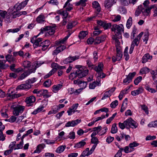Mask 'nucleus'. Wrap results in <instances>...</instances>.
I'll use <instances>...</instances> for the list:
<instances>
[{
    "label": "nucleus",
    "instance_id": "603ef678",
    "mask_svg": "<svg viewBox=\"0 0 157 157\" xmlns=\"http://www.w3.org/2000/svg\"><path fill=\"white\" fill-rule=\"evenodd\" d=\"M88 33L86 31H82L79 33L78 36L80 39H83L85 37L87 34Z\"/></svg>",
    "mask_w": 157,
    "mask_h": 157
},
{
    "label": "nucleus",
    "instance_id": "c9c22d12",
    "mask_svg": "<svg viewBox=\"0 0 157 157\" xmlns=\"http://www.w3.org/2000/svg\"><path fill=\"white\" fill-rule=\"evenodd\" d=\"M88 0H80L79 2L75 3V5L76 6H81L82 7H84L86 6V2Z\"/></svg>",
    "mask_w": 157,
    "mask_h": 157
},
{
    "label": "nucleus",
    "instance_id": "2eb2a0df",
    "mask_svg": "<svg viewBox=\"0 0 157 157\" xmlns=\"http://www.w3.org/2000/svg\"><path fill=\"white\" fill-rule=\"evenodd\" d=\"M79 58V56H70L64 59L63 61V62L65 64H68L78 59Z\"/></svg>",
    "mask_w": 157,
    "mask_h": 157
},
{
    "label": "nucleus",
    "instance_id": "052dcab7",
    "mask_svg": "<svg viewBox=\"0 0 157 157\" xmlns=\"http://www.w3.org/2000/svg\"><path fill=\"white\" fill-rule=\"evenodd\" d=\"M149 9L147 7H146L145 9H144V10H142V12L144 15L147 16H148L150 12Z\"/></svg>",
    "mask_w": 157,
    "mask_h": 157
},
{
    "label": "nucleus",
    "instance_id": "37998d69",
    "mask_svg": "<svg viewBox=\"0 0 157 157\" xmlns=\"http://www.w3.org/2000/svg\"><path fill=\"white\" fill-rule=\"evenodd\" d=\"M40 94H42L44 97L46 98H49L50 96L47 90H41Z\"/></svg>",
    "mask_w": 157,
    "mask_h": 157
},
{
    "label": "nucleus",
    "instance_id": "9b49d317",
    "mask_svg": "<svg viewBox=\"0 0 157 157\" xmlns=\"http://www.w3.org/2000/svg\"><path fill=\"white\" fill-rule=\"evenodd\" d=\"M36 68L33 67L32 69H29V71H25L19 77L18 79L19 80H22L27 77L28 75L32 73H34L36 71Z\"/></svg>",
    "mask_w": 157,
    "mask_h": 157
},
{
    "label": "nucleus",
    "instance_id": "69168bd1",
    "mask_svg": "<svg viewBox=\"0 0 157 157\" xmlns=\"http://www.w3.org/2000/svg\"><path fill=\"white\" fill-rule=\"evenodd\" d=\"M63 8H65L67 11H70L73 9V6L70 3H68L66 6L65 7V5L63 6Z\"/></svg>",
    "mask_w": 157,
    "mask_h": 157
},
{
    "label": "nucleus",
    "instance_id": "dca6fc26",
    "mask_svg": "<svg viewBox=\"0 0 157 157\" xmlns=\"http://www.w3.org/2000/svg\"><path fill=\"white\" fill-rule=\"evenodd\" d=\"M50 44V42L48 40H46L40 43V47H41V50L43 51L46 50Z\"/></svg>",
    "mask_w": 157,
    "mask_h": 157
},
{
    "label": "nucleus",
    "instance_id": "09e8293b",
    "mask_svg": "<svg viewBox=\"0 0 157 157\" xmlns=\"http://www.w3.org/2000/svg\"><path fill=\"white\" fill-rule=\"evenodd\" d=\"M59 13V14L63 16V18H66L68 15V13L67 12V11L60 10Z\"/></svg>",
    "mask_w": 157,
    "mask_h": 157
},
{
    "label": "nucleus",
    "instance_id": "1a4fd4ad",
    "mask_svg": "<svg viewBox=\"0 0 157 157\" xmlns=\"http://www.w3.org/2000/svg\"><path fill=\"white\" fill-rule=\"evenodd\" d=\"M41 33L40 32L38 35L34 36L31 39V42L33 44V46L35 48L38 46L40 47V44L39 43L42 41V39L41 38H36Z\"/></svg>",
    "mask_w": 157,
    "mask_h": 157
},
{
    "label": "nucleus",
    "instance_id": "cd10ccee",
    "mask_svg": "<svg viewBox=\"0 0 157 157\" xmlns=\"http://www.w3.org/2000/svg\"><path fill=\"white\" fill-rule=\"evenodd\" d=\"M128 104V99L125 98L124 100L123 103L122 105L121 108L120 109V112L123 113L127 108Z\"/></svg>",
    "mask_w": 157,
    "mask_h": 157
},
{
    "label": "nucleus",
    "instance_id": "f3484780",
    "mask_svg": "<svg viewBox=\"0 0 157 157\" xmlns=\"http://www.w3.org/2000/svg\"><path fill=\"white\" fill-rule=\"evenodd\" d=\"M74 83L75 84L78 85L82 90L86 87L87 84L86 82L82 81L79 79L74 80Z\"/></svg>",
    "mask_w": 157,
    "mask_h": 157
},
{
    "label": "nucleus",
    "instance_id": "7ed1b4c3",
    "mask_svg": "<svg viewBox=\"0 0 157 157\" xmlns=\"http://www.w3.org/2000/svg\"><path fill=\"white\" fill-rule=\"evenodd\" d=\"M75 67L78 69L77 71L78 78H82L88 74L89 71L85 67L81 65H77L75 66Z\"/></svg>",
    "mask_w": 157,
    "mask_h": 157
},
{
    "label": "nucleus",
    "instance_id": "a878e982",
    "mask_svg": "<svg viewBox=\"0 0 157 157\" xmlns=\"http://www.w3.org/2000/svg\"><path fill=\"white\" fill-rule=\"evenodd\" d=\"M152 56L150 55L149 53H146L143 56L142 60V63H145L149 60H151L152 59Z\"/></svg>",
    "mask_w": 157,
    "mask_h": 157
},
{
    "label": "nucleus",
    "instance_id": "c03bdc74",
    "mask_svg": "<svg viewBox=\"0 0 157 157\" xmlns=\"http://www.w3.org/2000/svg\"><path fill=\"white\" fill-rule=\"evenodd\" d=\"M65 66H62L60 67L59 69H58V75L59 76H61L63 73V70L66 69Z\"/></svg>",
    "mask_w": 157,
    "mask_h": 157
},
{
    "label": "nucleus",
    "instance_id": "13d9d810",
    "mask_svg": "<svg viewBox=\"0 0 157 157\" xmlns=\"http://www.w3.org/2000/svg\"><path fill=\"white\" fill-rule=\"evenodd\" d=\"M149 33L148 32H145L144 33V37L143 39L144 42L146 41V44L147 43V42L148 39Z\"/></svg>",
    "mask_w": 157,
    "mask_h": 157
},
{
    "label": "nucleus",
    "instance_id": "8fccbe9b",
    "mask_svg": "<svg viewBox=\"0 0 157 157\" xmlns=\"http://www.w3.org/2000/svg\"><path fill=\"white\" fill-rule=\"evenodd\" d=\"M77 77H78V74L77 71H76L75 72H73L70 74L69 76V78L72 80L75 78Z\"/></svg>",
    "mask_w": 157,
    "mask_h": 157
},
{
    "label": "nucleus",
    "instance_id": "4d7b16f0",
    "mask_svg": "<svg viewBox=\"0 0 157 157\" xmlns=\"http://www.w3.org/2000/svg\"><path fill=\"white\" fill-rule=\"evenodd\" d=\"M141 109L144 110L146 114H148L149 113L148 109L147 106L144 105H140Z\"/></svg>",
    "mask_w": 157,
    "mask_h": 157
},
{
    "label": "nucleus",
    "instance_id": "58836bf2",
    "mask_svg": "<svg viewBox=\"0 0 157 157\" xmlns=\"http://www.w3.org/2000/svg\"><path fill=\"white\" fill-rule=\"evenodd\" d=\"M66 147V146L61 145L59 146L56 149V152L58 153H61L63 151Z\"/></svg>",
    "mask_w": 157,
    "mask_h": 157
},
{
    "label": "nucleus",
    "instance_id": "5fc2aeb1",
    "mask_svg": "<svg viewBox=\"0 0 157 157\" xmlns=\"http://www.w3.org/2000/svg\"><path fill=\"white\" fill-rule=\"evenodd\" d=\"M147 126L150 128L157 127V121L151 122L148 124Z\"/></svg>",
    "mask_w": 157,
    "mask_h": 157
},
{
    "label": "nucleus",
    "instance_id": "9d476101",
    "mask_svg": "<svg viewBox=\"0 0 157 157\" xmlns=\"http://www.w3.org/2000/svg\"><path fill=\"white\" fill-rule=\"evenodd\" d=\"M41 30V31L44 30L46 31V36L52 35L55 32V28L51 26H47L45 28H42Z\"/></svg>",
    "mask_w": 157,
    "mask_h": 157
},
{
    "label": "nucleus",
    "instance_id": "b1692460",
    "mask_svg": "<svg viewBox=\"0 0 157 157\" xmlns=\"http://www.w3.org/2000/svg\"><path fill=\"white\" fill-rule=\"evenodd\" d=\"M121 4L124 6H128L130 3L133 5L136 3L137 0H119Z\"/></svg>",
    "mask_w": 157,
    "mask_h": 157
},
{
    "label": "nucleus",
    "instance_id": "20e7f679",
    "mask_svg": "<svg viewBox=\"0 0 157 157\" xmlns=\"http://www.w3.org/2000/svg\"><path fill=\"white\" fill-rule=\"evenodd\" d=\"M0 18L4 19L5 21L7 23L12 22V18L10 17V13L6 11L0 10Z\"/></svg>",
    "mask_w": 157,
    "mask_h": 157
},
{
    "label": "nucleus",
    "instance_id": "4468645a",
    "mask_svg": "<svg viewBox=\"0 0 157 157\" xmlns=\"http://www.w3.org/2000/svg\"><path fill=\"white\" fill-rule=\"evenodd\" d=\"M136 74V72H133L132 73H130L125 78L123 81V82L125 84H127L131 82L132 78Z\"/></svg>",
    "mask_w": 157,
    "mask_h": 157
},
{
    "label": "nucleus",
    "instance_id": "338daca9",
    "mask_svg": "<svg viewBox=\"0 0 157 157\" xmlns=\"http://www.w3.org/2000/svg\"><path fill=\"white\" fill-rule=\"evenodd\" d=\"M16 119L17 118L15 116H12L9 119L5 120V121H9L11 123H13L15 121Z\"/></svg>",
    "mask_w": 157,
    "mask_h": 157
},
{
    "label": "nucleus",
    "instance_id": "ea45409f",
    "mask_svg": "<svg viewBox=\"0 0 157 157\" xmlns=\"http://www.w3.org/2000/svg\"><path fill=\"white\" fill-rule=\"evenodd\" d=\"M128 47H126L124 52V57H125V59L126 61L128 60L129 58V56L128 53Z\"/></svg>",
    "mask_w": 157,
    "mask_h": 157
},
{
    "label": "nucleus",
    "instance_id": "e2e57ef3",
    "mask_svg": "<svg viewBox=\"0 0 157 157\" xmlns=\"http://www.w3.org/2000/svg\"><path fill=\"white\" fill-rule=\"evenodd\" d=\"M118 101L116 100L113 101L110 105V106L112 108H115L118 105Z\"/></svg>",
    "mask_w": 157,
    "mask_h": 157
},
{
    "label": "nucleus",
    "instance_id": "f704fd0d",
    "mask_svg": "<svg viewBox=\"0 0 157 157\" xmlns=\"http://www.w3.org/2000/svg\"><path fill=\"white\" fill-rule=\"evenodd\" d=\"M58 111V107L57 105H55L52 107V110L49 111L48 114L50 115L52 114H55Z\"/></svg>",
    "mask_w": 157,
    "mask_h": 157
},
{
    "label": "nucleus",
    "instance_id": "6ab92c4d",
    "mask_svg": "<svg viewBox=\"0 0 157 157\" xmlns=\"http://www.w3.org/2000/svg\"><path fill=\"white\" fill-rule=\"evenodd\" d=\"M13 8H12L11 9L12 12L10 13V17L12 18V21H13V19L18 17L20 16L19 11L17 10L16 9H13Z\"/></svg>",
    "mask_w": 157,
    "mask_h": 157
},
{
    "label": "nucleus",
    "instance_id": "4c0bfd02",
    "mask_svg": "<svg viewBox=\"0 0 157 157\" xmlns=\"http://www.w3.org/2000/svg\"><path fill=\"white\" fill-rule=\"evenodd\" d=\"M7 109L6 107H3L1 110V113L2 117L5 118L8 117V115L7 113Z\"/></svg>",
    "mask_w": 157,
    "mask_h": 157
},
{
    "label": "nucleus",
    "instance_id": "393cba45",
    "mask_svg": "<svg viewBox=\"0 0 157 157\" xmlns=\"http://www.w3.org/2000/svg\"><path fill=\"white\" fill-rule=\"evenodd\" d=\"M22 65L25 68H28V70L29 69H31L33 67L36 69V68L38 67L39 66L37 67L36 66H34L33 65H31V62L28 61H25L23 63Z\"/></svg>",
    "mask_w": 157,
    "mask_h": 157
},
{
    "label": "nucleus",
    "instance_id": "0eeeda50",
    "mask_svg": "<svg viewBox=\"0 0 157 157\" xmlns=\"http://www.w3.org/2000/svg\"><path fill=\"white\" fill-rule=\"evenodd\" d=\"M123 122L126 128H128L130 126H131L133 128H135L137 127L136 121H134L131 118L127 119L126 120L124 121Z\"/></svg>",
    "mask_w": 157,
    "mask_h": 157
},
{
    "label": "nucleus",
    "instance_id": "412c9836",
    "mask_svg": "<svg viewBox=\"0 0 157 157\" xmlns=\"http://www.w3.org/2000/svg\"><path fill=\"white\" fill-rule=\"evenodd\" d=\"M115 88H113L110 90L106 91L104 94L103 97L101 98L102 100H104L109 98L111 95L112 93L115 91Z\"/></svg>",
    "mask_w": 157,
    "mask_h": 157
},
{
    "label": "nucleus",
    "instance_id": "39448f33",
    "mask_svg": "<svg viewBox=\"0 0 157 157\" xmlns=\"http://www.w3.org/2000/svg\"><path fill=\"white\" fill-rule=\"evenodd\" d=\"M70 35L71 34H69L63 39L56 41V45L59 46L57 48H59V50H60V52L63 51L66 48V46L63 45H62V44H64Z\"/></svg>",
    "mask_w": 157,
    "mask_h": 157
},
{
    "label": "nucleus",
    "instance_id": "bf43d9fd",
    "mask_svg": "<svg viewBox=\"0 0 157 157\" xmlns=\"http://www.w3.org/2000/svg\"><path fill=\"white\" fill-rule=\"evenodd\" d=\"M37 80V79L35 78H33L31 79H29L26 81V82L30 85L33 83Z\"/></svg>",
    "mask_w": 157,
    "mask_h": 157
},
{
    "label": "nucleus",
    "instance_id": "3c124183",
    "mask_svg": "<svg viewBox=\"0 0 157 157\" xmlns=\"http://www.w3.org/2000/svg\"><path fill=\"white\" fill-rule=\"evenodd\" d=\"M117 131V128L116 123L113 124L112 126L111 132L113 134L116 133Z\"/></svg>",
    "mask_w": 157,
    "mask_h": 157
},
{
    "label": "nucleus",
    "instance_id": "49530a36",
    "mask_svg": "<svg viewBox=\"0 0 157 157\" xmlns=\"http://www.w3.org/2000/svg\"><path fill=\"white\" fill-rule=\"evenodd\" d=\"M121 149L122 151H124L125 153H128L133 151L130 147H129V145L128 146L125 147L124 148H121Z\"/></svg>",
    "mask_w": 157,
    "mask_h": 157
},
{
    "label": "nucleus",
    "instance_id": "f257e3e1",
    "mask_svg": "<svg viewBox=\"0 0 157 157\" xmlns=\"http://www.w3.org/2000/svg\"><path fill=\"white\" fill-rule=\"evenodd\" d=\"M131 37L132 39L135 38V39L132 41L131 44L129 52L130 54L132 53L135 45H137V28L136 27H134L133 28Z\"/></svg>",
    "mask_w": 157,
    "mask_h": 157
},
{
    "label": "nucleus",
    "instance_id": "f8f14e48",
    "mask_svg": "<svg viewBox=\"0 0 157 157\" xmlns=\"http://www.w3.org/2000/svg\"><path fill=\"white\" fill-rule=\"evenodd\" d=\"M28 1L29 0H25L21 3L16 4L13 7V9H16L17 10L20 11L25 7L27 4Z\"/></svg>",
    "mask_w": 157,
    "mask_h": 157
},
{
    "label": "nucleus",
    "instance_id": "c756f323",
    "mask_svg": "<svg viewBox=\"0 0 157 157\" xmlns=\"http://www.w3.org/2000/svg\"><path fill=\"white\" fill-rule=\"evenodd\" d=\"M37 22L39 23H43L45 21V17L44 16L41 14L37 17L36 19Z\"/></svg>",
    "mask_w": 157,
    "mask_h": 157
},
{
    "label": "nucleus",
    "instance_id": "6e6552de",
    "mask_svg": "<svg viewBox=\"0 0 157 157\" xmlns=\"http://www.w3.org/2000/svg\"><path fill=\"white\" fill-rule=\"evenodd\" d=\"M12 107L13 109V113L15 116H18L20 113H21L25 109L24 106L18 105L17 106L13 105Z\"/></svg>",
    "mask_w": 157,
    "mask_h": 157
},
{
    "label": "nucleus",
    "instance_id": "de8ad7c7",
    "mask_svg": "<svg viewBox=\"0 0 157 157\" xmlns=\"http://www.w3.org/2000/svg\"><path fill=\"white\" fill-rule=\"evenodd\" d=\"M77 24V22L76 21H74L72 22H70L67 26V29H71L73 26H75Z\"/></svg>",
    "mask_w": 157,
    "mask_h": 157
},
{
    "label": "nucleus",
    "instance_id": "72a5a7b5",
    "mask_svg": "<svg viewBox=\"0 0 157 157\" xmlns=\"http://www.w3.org/2000/svg\"><path fill=\"white\" fill-rule=\"evenodd\" d=\"M86 144V142L84 140H82L75 144L74 147L76 148H79L83 147Z\"/></svg>",
    "mask_w": 157,
    "mask_h": 157
},
{
    "label": "nucleus",
    "instance_id": "e433bc0d",
    "mask_svg": "<svg viewBox=\"0 0 157 157\" xmlns=\"http://www.w3.org/2000/svg\"><path fill=\"white\" fill-rule=\"evenodd\" d=\"M93 8L96 9L98 12H99L101 10V7L99 3L97 1H94L92 3Z\"/></svg>",
    "mask_w": 157,
    "mask_h": 157
},
{
    "label": "nucleus",
    "instance_id": "a18cd8bd",
    "mask_svg": "<svg viewBox=\"0 0 157 157\" xmlns=\"http://www.w3.org/2000/svg\"><path fill=\"white\" fill-rule=\"evenodd\" d=\"M129 147L133 151L135 150V147L137 146V143L136 142L134 141L130 143L129 144Z\"/></svg>",
    "mask_w": 157,
    "mask_h": 157
},
{
    "label": "nucleus",
    "instance_id": "a19ab883",
    "mask_svg": "<svg viewBox=\"0 0 157 157\" xmlns=\"http://www.w3.org/2000/svg\"><path fill=\"white\" fill-rule=\"evenodd\" d=\"M149 69L146 67H145L141 68L139 72L141 74H146L148 73L149 71Z\"/></svg>",
    "mask_w": 157,
    "mask_h": 157
},
{
    "label": "nucleus",
    "instance_id": "5701e85b",
    "mask_svg": "<svg viewBox=\"0 0 157 157\" xmlns=\"http://www.w3.org/2000/svg\"><path fill=\"white\" fill-rule=\"evenodd\" d=\"M116 2V0H105V6L109 8L112 6Z\"/></svg>",
    "mask_w": 157,
    "mask_h": 157
},
{
    "label": "nucleus",
    "instance_id": "c85d7f7f",
    "mask_svg": "<svg viewBox=\"0 0 157 157\" xmlns=\"http://www.w3.org/2000/svg\"><path fill=\"white\" fill-rule=\"evenodd\" d=\"M103 68V64L101 62L98 63L97 66L95 67L94 69L97 72L99 73L101 71Z\"/></svg>",
    "mask_w": 157,
    "mask_h": 157
},
{
    "label": "nucleus",
    "instance_id": "aec40b11",
    "mask_svg": "<svg viewBox=\"0 0 157 157\" xmlns=\"http://www.w3.org/2000/svg\"><path fill=\"white\" fill-rule=\"evenodd\" d=\"M81 121V120L77 119L75 121H69L66 124V127H74Z\"/></svg>",
    "mask_w": 157,
    "mask_h": 157
},
{
    "label": "nucleus",
    "instance_id": "2f4dec72",
    "mask_svg": "<svg viewBox=\"0 0 157 157\" xmlns=\"http://www.w3.org/2000/svg\"><path fill=\"white\" fill-rule=\"evenodd\" d=\"M45 145L44 144H39L36 147V149L34 151V153H40L42 150L45 147Z\"/></svg>",
    "mask_w": 157,
    "mask_h": 157
},
{
    "label": "nucleus",
    "instance_id": "0e129e2a",
    "mask_svg": "<svg viewBox=\"0 0 157 157\" xmlns=\"http://www.w3.org/2000/svg\"><path fill=\"white\" fill-rule=\"evenodd\" d=\"M127 93V90L126 89L124 90L122 92H121L119 96V98L120 100H121L123 97V95L124 94H126Z\"/></svg>",
    "mask_w": 157,
    "mask_h": 157
},
{
    "label": "nucleus",
    "instance_id": "a211bd4d",
    "mask_svg": "<svg viewBox=\"0 0 157 157\" xmlns=\"http://www.w3.org/2000/svg\"><path fill=\"white\" fill-rule=\"evenodd\" d=\"M96 147V145H94L90 151L89 148H87L85 150L82 152V153L83 155H85V156H88L92 153Z\"/></svg>",
    "mask_w": 157,
    "mask_h": 157
},
{
    "label": "nucleus",
    "instance_id": "423d86ee",
    "mask_svg": "<svg viewBox=\"0 0 157 157\" xmlns=\"http://www.w3.org/2000/svg\"><path fill=\"white\" fill-rule=\"evenodd\" d=\"M62 66H60L58 64L53 63L51 64V67L52 68V70L46 75L44 76V78H46L49 77L51 76L56 71V70L59 69L60 67H61Z\"/></svg>",
    "mask_w": 157,
    "mask_h": 157
},
{
    "label": "nucleus",
    "instance_id": "ddd939ff",
    "mask_svg": "<svg viewBox=\"0 0 157 157\" xmlns=\"http://www.w3.org/2000/svg\"><path fill=\"white\" fill-rule=\"evenodd\" d=\"M122 57V54L120 48H117V54L116 56H113L112 60L113 62L120 60Z\"/></svg>",
    "mask_w": 157,
    "mask_h": 157
},
{
    "label": "nucleus",
    "instance_id": "680f3d73",
    "mask_svg": "<svg viewBox=\"0 0 157 157\" xmlns=\"http://www.w3.org/2000/svg\"><path fill=\"white\" fill-rule=\"evenodd\" d=\"M121 137L122 139H124L127 141L130 139V136L129 135H126L124 133L121 134Z\"/></svg>",
    "mask_w": 157,
    "mask_h": 157
},
{
    "label": "nucleus",
    "instance_id": "864d4df0",
    "mask_svg": "<svg viewBox=\"0 0 157 157\" xmlns=\"http://www.w3.org/2000/svg\"><path fill=\"white\" fill-rule=\"evenodd\" d=\"M132 18L130 17L127 21L126 24V26L128 29H129L131 27L132 25Z\"/></svg>",
    "mask_w": 157,
    "mask_h": 157
},
{
    "label": "nucleus",
    "instance_id": "473e14b6",
    "mask_svg": "<svg viewBox=\"0 0 157 157\" xmlns=\"http://www.w3.org/2000/svg\"><path fill=\"white\" fill-rule=\"evenodd\" d=\"M62 85L60 84L54 85L52 87V91L54 93H56L62 88Z\"/></svg>",
    "mask_w": 157,
    "mask_h": 157
},
{
    "label": "nucleus",
    "instance_id": "774afa93",
    "mask_svg": "<svg viewBox=\"0 0 157 157\" xmlns=\"http://www.w3.org/2000/svg\"><path fill=\"white\" fill-rule=\"evenodd\" d=\"M52 82L51 80L48 79L44 83V86L46 87H48L51 85Z\"/></svg>",
    "mask_w": 157,
    "mask_h": 157
},
{
    "label": "nucleus",
    "instance_id": "79ce46f5",
    "mask_svg": "<svg viewBox=\"0 0 157 157\" xmlns=\"http://www.w3.org/2000/svg\"><path fill=\"white\" fill-rule=\"evenodd\" d=\"M44 108V107L43 106H40L37 109L34 110L32 113V114H36L37 113L42 111Z\"/></svg>",
    "mask_w": 157,
    "mask_h": 157
},
{
    "label": "nucleus",
    "instance_id": "4be33fe9",
    "mask_svg": "<svg viewBox=\"0 0 157 157\" xmlns=\"http://www.w3.org/2000/svg\"><path fill=\"white\" fill-rule=\"evenodd\" d=\"M106 37V36L105 35H104L101 36L96 37L94 41L95 44H99L103 42L105 40Z\"/></svg>",
    "mask_w": 157,
    "mask_h": 157
},
{
    "label": "nucleus",
    "instance_id": "bb28decb",
    "mask_svg": "<svg viewBox=\"0 0 157 157\" xmlns=\"http://www.w3.org/2000/svg\"><path fill=\"white\" fill-rule=\"evenodd\" d=\"M101 85L100 80L98 78V81L96 82H94L90 84L89 87L90 89H94L97 86H100Z\"/></svg>",
    "mask_w": 157,
    "mask_h": 157
},
{
    "label": "nucleus",
    "instance_id": "6e6d98bb",
    "mask_svg": "<svg viewBox=\"0 0 157 157\" xmlns=\"http://www.w3.org/2000/svg\"><path fill=\"white\" fill-rule=\"evenodd\" d=\"M117 115V113H115L113 114L112 117L107 119L106 121V123L107 124H110L111 121Z\"/></svg>",
    "mask_w": 157,
    "mask_h": 157
},
{
    "label": "nucleus",
    "instance_id": "f03ea898",
    "mask_svg": "<svg viewBox=\"0 0 157 157\" xmlns=\"http://www.w3.org/2000/svg\"><path fill=\"white\" fill-rule=\"evenodd\" d=\"M111 30L114 32L116 36H117L118 38H121V33L124 31V27L122 24H114L113 25Z\"/></svg>",
    "mask_w": 157,
    "mask_h": 157
},
{
    "label": "nucleus",
    "instance_id": "7c9ffc66",
    "mask_svg": "<svg viewBox=\"0 0 157 157\" xmlns=\"http://www.w3.org/2000/svg\"><path fill=\"white\" fill-rule=\"evenodd\" d=\"M35 100V97L33 96H31L26 98L25 99V101L27 104H31L34 102Z\"/></svg>",
    "mask_w": 157,
    "mask_h": 157
}]
</instances>
